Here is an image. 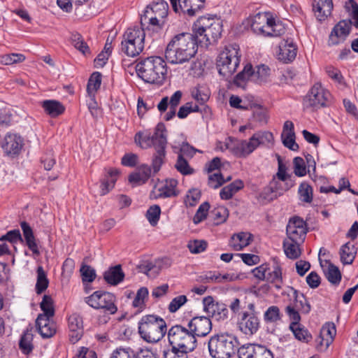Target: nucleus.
Returning <instances> with one entry per match:
<instances>
[{
	"label": "nucleus",
	"mask_w": 358,
	"mask_h": 358,
	"mask_svg": "<svg viewBox=\"0 0 358 358\" xmlns=\"http://www.w3.org/2000/svg\"><path fill=\"white\" fill-rule=\"evenodd\" d=\"M138 76L145 83L161 85L167 72L165 61L160 57H149L136 65Z\"/></svg>",
	"instance_id": "7ed1b4c3"
},
{
	"label": "nucleus",
	"mask_w": 358,
	"mask_h": 358,
	"mask_svg": "<svg viewBox=\"0 0 358 358\" xmlns=\"http://www.w3.org/2000/svg\"><path fill=\"white\" fill-rule=\"evenodd\" d=\"M231 177L229 176L226 179H224L220 171H217L213 173H210L208 176V185L213 189H217L222 185V184L231 180Z\"/></svg>",
	"instance_id": "13d9d810"
},
{
	"label": "nucleus",
	"mask_w": 358,
	"mask_h": 358,
	"mask_svg": "<svg viewBox=\"0 0 358 358\" xmlns=\"http://www.w3.org/2000/svg\"><path fill=\"white\" fill-rule=\"evenodd\" d=\"M201 192L197 189H192L188 191L185 199V203L187 206H194L200 200Z\"/></svg>",
	"instance_id": "69168bd1"
},
{
	"label": "nucleus",
	"mask_w": 358,
	"mask_h": 358,
	"mask_svg": "<svg viewBox=\"0 0 358 358\" xmlns=\"http://www.w3.org/2000/svg\"><path fill=\"white\" fill-rule=\"evenodd\" d=\"M252 80V66L251 64H247L244 66L243 71L238 73L234 79V83L240 87H244L246 81Z\"/></svg>",
	"instance_id": "c03bdc74"
},
{
	"label": "nucleus",
	"mask_w": 358,
	"mask_h": 358,
	"mask_svg": "<svg viewBox=\"0 0 358 358\" xmlns=\"http://www.w3.org/2000/svg\"><path fill=\"white\" fill-rule=\"evenodd\" d=\"M222 27V22L219 19L203 16L194 23L193 35L197 43L208 46L220 37Z\"/></svg>",
	"instance_id": "20e7f679"
},
{
	"label": "nucleus",
	"mask_w": 358,
	"mask_h": 358,
	"mask_svg": "<svg viewBox=\"0 0 358 358\" xmlns=\"http://www.w3.org/2000/svg\"><path fill=\"white\" fill-rule=\"evenodd\" d=\"M36 273L37 279L36 284V292L37 294H41L48 288L49 280L47 278L46 273L42 266L38 267Z\"/></svg>",
	"instance_id": "a18cd8bd"
},
{
	"label": "nucleus",
	"mask_w": 358,
	"mask_h": 358,
	"mask_svg": "<svg viewBox=\"0 0 358 358\" xmlns=\"http://www.w3.org/2000/svg\"><path fill=\"white\" fill-rule=\"evenodd\" d=\"M85 301L92 308L102 310L107 314L113 315L117 310L115 304V296L108 292L96 291L86 297Z\"/></svg>",
	"instance_id": "4468645a"
},
{
	"label": "nucleus",
	"mask_w": 358,
	"mask_h": 358,
	"mask_svg": "<svg viewBox=\"0 0 358 358\" xmlns=\"http://www.w3.org/2000/svg\"><path fill=\"white\" fill-rule=\"evenodd\" d=\"M290 290L294 301L286 307L285 311L289 319L292 321L291 324H299L301 320L299 311L308 313L310 310V306L306 303V300L303 295L301 297L298 296V292L296 289L291 287Z\"/></svg>",
	"instance_id": "f3484780"
},
{
	"label": "nucleus",
	"mask_w": 358,
	"mask_h": 358,
	"mask_svg": "<svg viewBox=\"0 0 358 358\" xmlns=\"http://www.w3.org/2000/svg\"><path fill=\"white\" fill-rule=\"evenodd\" d=\"M286 231L289 239L303 242L308 229L303 219L299 217H294L289 220Z\"/></svg>",
	"instance_id": "6ab92c4d"
},
{
	"label": "nucleus",
	"mask_w": 358,
	"mask_h": 358,
	"mask_svg": "<svg viewBox=\"0 0 358 358\" xmlns=\"http://www.w3.org/2000/svg\"><path fill=\"white\" fill-rule=\"evenodd\" d=\"M45 112L52 117H57L64 111V106L55 100H45L41 103Z\"/></svg>",
	"instance_id": "e433bc0d"
},
{
	"label": "nucleus",
	"mask_w": 358,
	"mask_h": 358,
	"mask_svg": "<svg viewBox=\"0 0 358 358\" xmlns=\"http://www.w3.org/2000/svg\"><path fill=\"white\" fill-rule=\"evenodd\" d=\"M119 174L120 172L117 169H108L100 185L101 195L108 194L114 187Z\"/></svg>",
	"instance_id": "7c9ffc66"
},
{
	"label": "nucleus",
	"mask_w": 358,
	"mask_h": 358,
	"mask_svg": "<svg viewBox=\"0 0 358 358\" xmlns=\"http://www.w3.org/2000/svg\"><path fill=\"white\" fill-rule=\"evenodd\" d=\"M20 226L23 232V236L26 242V245L34 255L37 256L39 255L40 251L32 229L26 222H21Z\"/></svg>",
	"instance_id": "c756f323"
},
{
	"label": "nucleus",
	"mask_w": 358,
	"mask_h": 358,
	"mask_svg": "<svg viewBox=\"0 0 358 358\" xmlns=\"http://www.w3.org/2000/svg\"><path fill=\"white\" fill-rule=\"evenodd\" d=\"M202 303L203 310L207 314V317L218 322L227 320L229 310L224 303L215 301L211 296L204 297Z\"/></svg>",
	"instance_id": "dca6fc26"
},
{
	"label": "nucleus",
	"mask_w": 358,
	"mask_h": 358,
	"mask_svg": "<svg viewBox=\"0 0 358 358\" xmlns=\"http://www.w3.org/2000/svg\"><path fill=\"white\" fill-rule=\"evenodd\" d=\"M209 208L210 205L208 202L201 204L193 217L194 223L196 224L204 220L207 217Z\"/></svg>",
	"instance_id": "0e129e2a"
},
{
	"label": "nucleus",
	"mask_w": 358,
	"mask_h": 358,
	"mask_svg": "<svg viewBox=\"0 0 358 358\" xmlns=\"http://www.w3.org/2000/svg\"><path fill=\"white\" fill-rule=\"evenodd\" d=\"M326 72L327 75L336 83H337L338 87L340 89H344L347 87L346 83L344 80L343 75L340 70L333 67L328 66L326 69Z\"/></svg>",
	"instance_id": "de8ad7c7"
},
{
	"label": "nucleus",
	"mask_w": 358,
	"mask_h": 358,
	"mask_svg": "<svg viewBox=\"0 0 358 358\" xmlns=\"http://www.w3.org/2000/svg\"><path fill=\"white\" fill-rule=\"evenodd\" d=\"M274 137L273 134L266 130H261L255 132L248 141L241 140L240 142L232 144V141L227 145V147L234 150L238 157H245L254 152L258 147L269 146L273 145Z\"/></svg>",
	"instance_id": "39448f33"
},
{
	"label": "nucleus",
	"mask_w": 358,
	"mask_h": 358,
	"mask_svg": "<svg viewBox=\"0 0 358 358\" xmlns=\"http://www.w3.org/2000/svg\"><path fill=\"white\" fill-rule=\"evenodd\" d=\"M134 140L136 144L143 149L154 147L156 151L152 167L154 173L158 172L164 163L165 158V148L167 143L166 128L164 124L157 125L153 134L150 132H138L135 135Z\"/></svg>",
	"instance_id": "f257e3e1"
},
{
	"label": "nucleus",
	"mask_w": 358,
	"mask_h": 358,
	"mask_svg": "<svg viewBox=\"0 0 358 358\" xmlns=\"http://www.w3.org/2000/svg\"><path fill=\"white\" fill-rule=\"evenodd\" d=\"M251 235L248 233L241 232L234 235L230 241V245L236 251L241 250L250 244Z\"/></svg>",
	"instance_id": "4c0bfd02"
},
{
	"label": "nucleus",
	"mask_w": 358,
	"mask_h": 358,
	"mask_svg": "<svg viewBox=\"0 0 358 358\" xmlns=\"http://www.w3.org/2000/svg\"><path fill=\"white\" fill-rule=\"evenodd\" d=\"M211 216L215 224H220L227 220L229 216V211L224 206H218L211 211Z\"/></svg>",
	"instance_id": "5fc2aeb1"
},
{
	"label": "nucleus",
	"mask_w": 358,
	"mask_h": 358,
	"mask_svg": "<svg viewBox=\"0 0 358 358\" xmlns=\"http://www.w3.org/2000/svg\"><path fill=\"white\" fill-rule=\"evenodd\" d=\"M145 36L143 28L134 27L127 29L121 43V50L129 57L138 56L143 50Z\"/></svg>",
	"instance_id": "9b49d317"
},
{
	"label": "nucleus",
	"mask_w": 358,
	"mask_h": 358,
	"mask_svg": "<svg viewBox=\"0 0 358 358\" xmlns=\"http://www.w3.org/2000/svg\"><path fill=\"white\" fill-rule=\"evenodd\" d=\"M328 280L332 284H338L341 280V274L338 267L329 264L327 269L324 271Z\"/></svg>",
	"instance_id": "6e6d98bb"
},
{
	"label": "nucleus",
	"mask_w": 358,
	"mask_h": 358,
	"mask_svg": "<svg viewBox=\"0 0 358 358\" xmlns=\"http://www.w3.org/2000/svg\"><path fill=\"white\" fill-rule=\"evenodd\" d=\"M199 110V107L198 105L192 102H187L179 108L177 115L180 119H184L187 117L189 113L197 112Z\"/></svg>",
	"instance_id": "052dcab7"
},
{
	"label": "nucleus",
	"mask_w": 358,
	"mask_h": 358,
	"mask_svg": "<svg viewBox=\"0 0 358 358\" xmlns=\"http://www.w3.org/2000/svg\"><path fill=\"white\" fill-rule=\"evenodd\" d=\"M175 167L182 175H190L194 173V169L189 166L188 162L181 155H178Z\"/></svg>",
	"instance_id": "e2e57ef3"
},
{
	"label": "nucleus",
	"mask_w": 358,
	"mask_h": 358,
	"mask_svg": "<svg viewBox=\"0 0 358 358\" xmlns=\"http://www.w3.org/2000/svg\"><path fill=\"white\" fill-rule=\"evenodd\" d=\"M168 340L173 348L192 352L196 347V339L189 329L182 325H175L168 331Z\"/></svg>",
	"instance_id": "f8f14e48"
},
{
	"label": "nucleus",
	"mask_w": 358,
	"mask_h": 358,
	"mask_svg": "<svg viewBox=\"0 0 358 358\" xmlns=\"http://www.w3.org/2000/svg\"><path fill=\"white\" fill-rule=\"evenodd\" d=\"M331 99L330 92L321 83H315L305 99L306 106L319 108L327 106Z\"/></svg>",
	"instance_id": "2eb2a0df"
},
{
	"label": "nucleus",
	"mask_w": 358,
	"mask_h": 358,
	"mask_svg": "<svg viewBox=\"0 0 358 358\" xmlns=\"http://www.w3.org/2000/svg\"><path fill=\"white\" fill-rule=\"evenodd\" d=\"M313 11L320 22H323L331 15L334 4L332 0H313Z\"/></svg>",
	"instance_id": "393cba45"
},
{
	"label": "nucleus",
	"mask_w": 358,
	"mask_h": 358,
	"mask_svg": "<svg viewBox=\"0 0 358 358\" xmlns=\"http://www.w3.org/2000/svg\"><path fill=\"white\" fill-rule=\"evenodd\" d=\"M356 254L357 248L355 245L350 242H348L342 245L340 249L341 261L344 264H351L355 258Z\"/></svg>",
	"instance_id": "f704fd0d"
},
{
	"label": "nucleus",
	"mask_w": 358,
	"mask_h": 358,
	"mask_svg": "<svg viewBox=\"0 0 358 358\" xmlns=\"http://www.w3.org/2000/svg\"><path fill=\"white\" fill-rule=\"evenodd\" d=\"M25 56L22 54L12 53L0 57V63L4 65H12L24 62Z\"/></svg>",
	"instance_id": "4d7b16f0"
},
{
	"label": "nucleus",
	"mask_w": 358,
	"mask_h": 358,
	"mask_svg": "<svg viewBox=\"0 0 358 358\" xmlns=\"http://www.w3.org/2000/svg\"><path fill=\"white\" fill-rule=\"evenodd\" d=\"M238 342L232 334L213 336L208 341V350L213 358H231L238 350Z\"/></svg>",
	"instance_id": "0eeeda50"
},
{
	"label": "nucleus",
	"mask_w": 358,
	"mask_h": 358,
	"mask_svg": "<svg viewBox=\"0 0 358 358\" xmlns=\"http://www.w3.org/2000/svg\"><path fill=\"white\" fill-rule=\"evenodd\" d=\"M336 334L334 323H326L321 329L320 336L317 338V348L320 351H325L334 340Z\"/></svg>",
	"instance_id": "412c9836"
},
{
	"label": "nucleus",
	"mask_w": 358,
	"mask_h": 358,
	"mask_svg": "<svg viewBox=\"0 0 358 358\" xmlns=\"http://www.w3.org/2000/svg\"><path fill=\"white\" fill-rule=\"evenodd\" d=\"M253 31L259 35L269 37H278L285 33V29L280 22H276L272 13H258L250 20Z\"/></svg>",
	"instance_id": "423d86ee"
},
{
	"label": "nucleus",
	"mask_w": 358,
	"mask_h": 358,
	"mask_svg": "<svg viewBox=\"0 0 358 358\" xmlns=\"http://www.w3.org/2000/svg\"><path fill=\"white\" fill-rule=\"evenodd\" d=\"M182 96V92L180 90L175 92L170 97L169 111L165 115L164 119L166 121L171 120L176 113V108L179 105Z\"/></svg>",
	"instance_id": "79ce46f5"
},
{
	"label": "nucleus",
	"mask_w": 358,
	"mask_h": 358,
	"mask_svg": "<svg viewBox=\"0 0 358 358\" xmlns=\"http://www.w3.org/2000/svg\"><path fill=\"white\" fill-rule=\"evenodd\" d=\"M142 270L150 278H155L160 273V269L157 266L155 261L145 262L142 265Z\"/></svg>",
	"instance_id": "774afa93"
},
{
	"label": "nucleus",
	"mask_w": 358,
	"mask_h": 358,
	"mask_svg": "<svg viewBox=\"0 0 358 358\" xmlns=\"http://www.w3.org/2000/svg\"><path fill=\"white\" fill-rule=\"evenodd\" d=\"M33 334L31 330H26L21 336L19 346L21 351L25 354H29L33 350Z\"/></svg>",
	"instance_id": "37998d69"
},
{
	"label": "nucleus",
	"mask_w": 358,
	"mask_h": 358,
	"mask_svg": "<svg viewBox=\"0 0 358 358\" xmlns=\"http://www.w3.org/2000/svg\"><path fill=\"white\" fill-rule=\"evenodd\" d=\"M294 182H284L273 178L268 187H266V192H275V194L281 195L294 186Z\"/></svg>",
	"instance_id": "ea45409f"
},
{
	"label": "nucleus",
	"mask_w": 358,
	"mask_h": 358,
	"mask_svg": "<svg viewBox=\"0 0 358 358\" xmlns=\"http://www.w3.org/2000/svg\"><path fill=\"white\" fill-rule=\"evenodd\" d=\"M244 187L241 180H236L231 183L224 186L220 192V198L223 200H229L233 197L239 190Z\"/></svg>",
	"instance_id": "c9c22d12"
},
{
	"label": "nucleus",
	"mask_w": 358,
	"mask_h": 358,
	"mask_svg": "<svg viewBox=\"0 0 358 358\" xmlns=\"http://www.w3.org/2000/svg\"><path fill=\"white\" fill-rule=\"evenodd\" d=\"M169 6L166 1L161 0L147 6L144 14L141 17V25L149 24L159 29L164 23L168 14Z\"/></svg>",
	"instance_id": "ddd939ff"
},
{
	"label": "nucleus",
	"mask_w": 358,
	"mask_h": 358,
	"mask_svg": "<svg viewBox=\"0 0 358 358\" xmlns=\"http://www.w3.org/2000/svg\"><path fill=\"white\" fill-rule=\"evenodd\" d=\"M69 340L72 343L78 342L83 334V320L78 314H72L68 320Z\"/></svg>",
	"instance_id": "a878e982"
},
{
	"label": "nucleus",
	"mask_w": 358,
	"mask_h": 358,
	"mask_svg": "<svg viewBox=\"0 0 358 358\" xmlns=\"http://www.w3.org/2000/svg\"><path fill=\"white\" fill-rule=\"evenodd\" d=\"M297 53V46L292 39L282 40L278 46V59L285 63L292 62Z\"/></svg>",
	"instance_id": "5701e85b"
},
{
	"label": "nucleus",
	"mask_w": 358,
	"mask_h": 358,
	"mask_svg": "<svg viewBox=\"0 0 358 358\" xmlns=\"http://www.w3.org/2000/svg\"><path fill=\"white\" fill-rule=\"evenodd\" d=\"M166 331V322L162 317L154 315L143 316L138 323L141 337L148 343L159 341Z\"/></svg>",
	"instance_id": "6e6552de"
},
{
	"label": "nucleus",
	"mask_w": 358,
	"mask_h": 358,
	"mask_svg": "<svg viewBox=\"0 0 358 358\" xmlns=\"http://www.w3.org/2000/svg\"><path fill=\"white\" fill-rule=\"evenodd\" d=\"M23 140L16 134L8 133L5 136L3 149L8 155H18L22 148Z\"/></svg>",
	"instance_id": "bb28decb"
},
{
	"label": "nucleus",
	"mask_w": 358,
	"mask_h": 358,
	"mask_svg": "<svg viewBox=\"0 0 358 358\" xmlns=\"http://www.w3.org/2000/svg\"><path fill=\"white\" fill-rule=\"evenodd\" d=\"M345 8L351 12L353 22L350 20H343L334 27L329 36V46L343 43L349 35L352 24L358 28V4L354 0H348L345 3Z\"/></svg>",
	"instance_id": "1a4fd4ad"
},
{
	"label": "nucleus",
	"mask_w": 358,
	"mask_h": 358,
	"mask_svg": "<svg viewBox=\"0 0 358 358\" xmlns=\"http://www.w3.org/2000/svg\"><path fill=\"white\" fill-rule=\"evenodd\" d=\"M103 277L108 283L116 285L123 280L124 274L122 271L120 265H117L106 271L104 273Z\"/></svg>",
	"instance_id": "72a5a7b5"
},
{
	"label": "nucleus",
	"mask_w": 358,
	"mask_h": 358,
	"mask_svg": "<svg viewBox=\"0 0 358 358\" xmlns=\"http://www.w3.org/2000/svg\"><path fill=\"white\" fill-rule=\"evenodd\" d=\"M148 288L145 287H141L136 294L132 302V306L138 310H142L145 305V301L148 299Z\"/></svg>",
	"instance_id": "8fccbe9b"
},
{
	"label": "nucleus",
	"mask_w": 358,
	"mask_h": 358,
	"mask_svg": "<svg viewBox=\"0 0 358 358\" xmlns=\"http://www.w3.org/2000/svg\"><path fill=\"white\" fill-rule=\"evenodd\" d=\"M295 138L293 122L289 120L285 121L281 134L282 144L289 150L296 151L299 149V145L295 141Z\"/></svg>",
	"instance_id": "c85d7f7f"
},
{
	"label": "nucleus",
	"mask_w": 358,
	"mask_h": 358,
	"mask_svg": "<svg viewBox=\"0 0 358 358\" xmlns=\"http://www.w3.org/2000/svg\"><path fill=\"white\" fill-rule=\"evenodd\" d=\"M295 338L299 341L308 343L311 339V335L308 331L299 324H291L289 327Z\"/></svg>",
	"instance_id": "3c124183"
},
{
	"label": "nucleus",
	"mask_w": 358,
	"mask_h": 358,
	"mask_svg": "<svg viewBox=\"0 0 358 358\" xmlns=\"http://www.w3.org/2000/svg\"><path fill=\"white\" fill-rule=\"evenodd\" d=\"M50 318L45 315H38L36 320V328L43 338H50L56 333V324Z\"/></svg>",
	"instance_id": "cd10ccee"
},
{
	"label": "nucleus",
	"mask_w": 358,
	"mask_h": 358,
	"mask_svg": "<svg viewBox=\"0 0 358 358\" xmlns=\"http://www.w3.org/2000/svg\"><path fill=\"white\" fill-rule=\"evenodd\" d=\"M188 327L194 336H206L212 329L210 319L206 316L193 317L188 323Z\"/></svg>",
	"instance_id": "4be33fe9"
},
{
	"label": "nucleus",
	"mask_w": 358,
	"mask_h": 358,
	"mask_svg": "<svg viewBox=\"0 0 358 358\" xmlns=\"http://www.w3.org/2000/svg\"><path fill=\"white\" fill-rule=\"evenodd\" d=\"M259 324L257 317L247 312L241 313L238 322L239 329L246 335H252L256 333L259 329Z\"/></svg>",
	"instance_id": "b1692460"
},
{
	"label": "nucleus",
	"mask_w": 358,
	"mask_h": 358,
	"mask_svg": "<svg viewBox=\"0 0 358 358\" xmlns=\"http://www.w3.org/2000/svg\"><path fill=\"white\" fill-rule=\"evenodd\" d=\"M239 50V46L237 44L227 45L217 58L216 65L218 72L226 79L231 77L240 64Z\"/></svg>",
	"instance_id": "9d476101"
},
{
	"label": "nucleus",
	"mask_w": 358,
	"mask_h": 358,
	"mask_svg": "<svg viewBox=\"0 0 358 358\" xmlns=\"http://www.w3.org/2000/svg\"><path fill=\"white\" fill-rule=\"evenodd\" d=\"M135 353L130 348H117L113 351L110 358H134Z\"/></svg>",
	"instance_id": "338daca9"
},
{
	"label": "nucleus",
	"mask_w": 358,
	"mask_h": 358,
	"mask_svg": "<svg viewBox=\"0 0 358 358\" xmlns=\"http://www.w3.org/2000/svg\"><path fill=\"white\" fill-rule=\"evenodd\" d=\"M173 9L176 13L194 16L196 14L189 0H170Z\"/></svg>",
	"instance_id": "58836bf2"
},
{
	"label": "nucleus",
	"mask_w": 358,
	"mask_h": 358,
	"mask_svg": "<svg viewBox=\"0 0 358 358\" xmlns=\"http://www.w3.org/2000/svg\"><path fill=\"white\" fill-rule=\"evenodd\" d=\"M301 241H294L288 238L283 242V248L286 256L292 259L298 258L301 253L299 248Z\"/></svg>",
	"instance_id": "a19ab883"
},
{
	"label": "nucleus",
	"mask_w": 358,
	"mask_h": 358,
	"mask_svg": "<svg viewBox=\"0 0 358 358\" xmlns=\"http://www.w3.org/2000/svg\"><path fill=\"white\" fill-rule=\"evenodd\" d=\"M40 307L43 310V313L39 314L38 315H45L46 317H52L55 315V308L53 300L51 296L48 295H44L43 300L41 302Z\"/></svg>",
	"instance_id": "603ef678"
},
{
	"label": "nucleus",
	"mask_w": 358,
	"mask_h": 358,
	"mask_svg": "<svg viewBox=\"0 0 358 358\" xmlns=\"http://www.w3.org/2000/svg\"><path fill=\"white\" fill-rule=\"evenodd\" d=\"M270 75V69L266 65H259L252 69V80L255 82H265Z\"/></svg>",
	"instance_id": "49530a36"
},
{
	"label": "nucleus",
	"mask_w": 358,
	"mask_h": 358,
	"mask_svg": "<svg viewBox=\"0 0 358 358\" xmlns=\"http://www.w3.org/2000/svg\"><path fill=\"white\" fill-rule=\"evenodd\" d=\"M101 83V74L99 72L93 73L87 83V90L90 96L94 95V93L99 89Z\"/></svg>",
	"instance_id": "864d4df0"
},
{
	"label": "nucleus",
	"mask_w": 358,
	"mask_h": 358,
	"mask_svg": "<svg viewBox=\"0 0 358 358\" xmlns=\"http://www.w3.org/2000/svg\"><path fill=\"white\" fill-rule=\"evenodd\" d=\"M239 358H273L271 352L265 346L248 345L238 349Z\"/></svg>",
	"instance_id": "aec40b11"
},
{
	"label": "nucleus",
	"mask_w": 358,
	"mask_h": 358,
	"mask_svg": "<svg viewBox=\"0 0 358 358\" xmlns=\"http://www.w3.org/2000/svg\"><path fill=\"white\" fill-rule=\"evenodd\" d=\"M187 248L192 254H199L203 252L207 248V243L203 240L189 241Z\"/></svg>",
	"instance_id": "680f3d73"
},
{
	"label": "nucleus",
	"mask_w": 358,
	"mask_h": 358,
	"mask_svg": "<svg viewBox=\"0 0 358 358\" xmlns=\"http://www.w3.org/2000/svg\"><path fill=\"white\" fill-rule=\"evenodd\" d=\"M266 281L273 284L277 289H280L282 285V269L278 263H275L272 268L268 266Z\"/></svg>",
	"instance_id": "473e14b6"
},
{
	"label": "nucleus",
	"mask_w": 358,
	"mask_h": 358,
	"mask_svg": "<svg viewBox=\"0 0 358 358\" xmlns=\"http://www.w3.org/2000/svg\"><path fill=\"white\" fill-rule=\"evenodd\" d=\"M161 209L158 205L150 206L146 213V217L152 226H155L160 217Z\"/></svg>",
	"instance_id": "bf43d9fd"
},
{
	"label": "nucleus",
	"mask_w": 358,
	"mask_h": 358,
	"mask_svg": "<svg viewBox=\"0 0 358 358\" xmlns=\"http://www.w3.org/2000/svg\"><path fill=\"white\" fill-rule=\"evenodd\" d=\"M151 176V169L145 164L138 167L137 171L129 176L130 182L134 185H141L145 183Z\"/></svg>",
	"instance_id": "2f4dec72"
},
{
	"label": "nucleus",
	"mask_w": 358,
	"mask_h": 358,
	"mask_svg": "<svg viewBox=\"0 0 358 358\" xmlns=\"http://www.w3.org/2000/svg\"><path fill=\"white\" fill-rule=\"evenodd\" d=\"M299 199L305 203H310L313 201V188L307 182H302L298 189Z\"/></svg>",
	"instance_id": "09e8293b"
},
{
	"label": "nucleus",
	"mask_w": 358,
	"mask_h": 358,
	"mask_svg": "<svg viewBox=\"0 0 358 358\" xmlns=\"http://www.w3.org/2000/svg\"><path fill=\"white\" fill-rule=\"evenodd\" d=\"M177 185L178 181L173 178L158 181L150 192V198L157 199L175 196L177 195Z\"/></svg>",
	"instance_id": "a211bd4d"
},
{
	"label": "nucleus",
	"mask_w": 358,
	"mask_h": 358,
	"mask_svg": "<svg viewBox=\"0 0 358 358\" xmlns=\"http://www.w3.org/2000/svg\"><path fill=\"white\" fill-rule=\"evenodd\" d=\"M197 52V41L190 33L175 36L167 45L165 57L171 64H183L194 57Z\"/></svg>",
	"instance_id": "f03ea898"
}]
</instances>
